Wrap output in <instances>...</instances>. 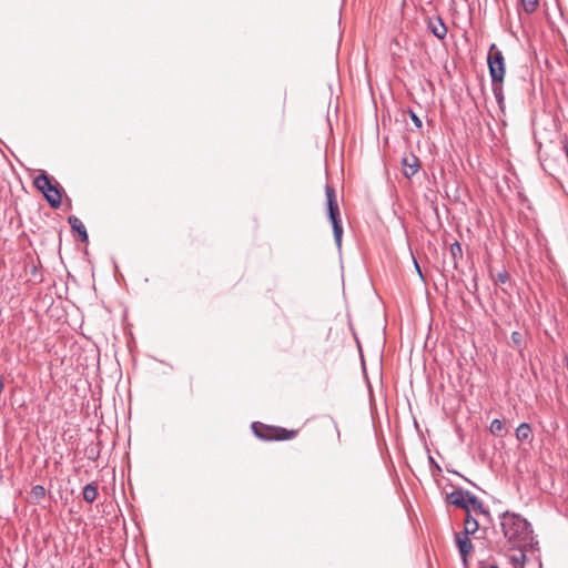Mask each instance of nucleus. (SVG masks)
Here are the masks:
<instances>
[{
    "label": "nucleus",
    "mask_w": 568,
    "mask_h": 568,
    "mask_svg": "<svg viewBox=\"0 0 568 568\" xmlns=\"http://www.w3.org/2000/svg\"><path fill=\"white\" fill-rule=\"evenodd\" d=\"M500 526L511 549L534 548L538 542L535 540L530 523L519 514L504 511L500 515Z\"/></svg>",
    "instance_id": "obj_1"
},
{
    "label": "nucleus",
    "mask_w": 568,
    "mask_h": 568,
    "mask_svg": "<svg viewBox=\"0 0 568 568\" xmlns=\"http://www.w3.org/2000/svg\"><path fill=\"white\" fill-rule=\"evenodd\" d=\"M33 184L43 194L52 209L61 206L63 187L45 171H42L33 180Z\"/></svg>",
    "instance_id": "obj_2"
},
{
    "label": "nucleus",
    "mask_w": 568,
    "mask_h": 568,
    "mask_svg": "<svg viewBox=\"0 0 568 568\" xmlns=\"http://www.w3.org/2000/svg\"><path fill=\"white\" fill-rule=\"evenodd\" d=\"M254 435L263 440H287L296 435V430H288L283 427L268 426L261 422H254L251 425Z\"/></svg>",
    "instance_id": "obj_3"
},
{
    "label": "nucleus",
    "mask_w": 568,
    "mask_h": 568,
    "mask_svg": "<svg viewBox=\"0 0 568 568\" xmlns=\"http://www.w3.org/2000/svg\"><path fill=\"white\" fill-rule=\"evenodd\" d=\"M487 64L491 82H503L505 78V58L503 52L493 43L489 47Z\"/></svg>",
    "instance_id": "obj_4"
},
{
    "label": "nucleus",
    "mask_w": 568,
    "mask_h": 568,
    "mask_svg": "<svg viewBox=\"0 0 568 568\" xmlns=\"http://www.w3.org/2000/svg\"><path fill=\"white\" fill-rule=\"evenodd\" d=\"M455 542L463 561L464 567L468 566V556L474 550V546L471 540L469 539V535H465L462 532L455 534Z\"/></svg>",
    "instance_id": "obj_5"
},
{
    "label": "nucleus",
    "mask_w": 568,
    "mask_h": 568,
    "mask_svg": "<svg viewBox=\"0 0 568 568\" xmlns=\"http://www.w3.org/2000/svg\"><path fill=\"white\" fill-rule=\"evenodd\" d=\"M327 214L329 221L341 219L339 206L336 199V192L329 184L325 185Z\"/></svg>",
    "instance_id": "obj_6"
},
{
    "label": "nucleus",
    "mask_w": 568,
    "mask_h": 568,
    "mask_svg": "<svg viewBox=\"0 0 568 568\" xmlns=\"http://www.w3.org/2000/svg\"><path fill=\"white\" fill-rule=\"evenodd\" d=\"M470 491L465 490L463 488L455 489L454 491L447 494L446 501L455 507L462 508L466 510V513H469L468 508V496Z\"/></svg>",
    "instance_id": "obj_7"
},
{
    "label": "nucleus",
    "mask_w": 568,
    "mask_h": 568,
    "mask_svg": "<svg viewBox=\"0 0 568 568\" xmlns=\"http://www.w3.org/2000/svg\"><path fill=\"white\" fill-rule=\"evenodd\" d=\"M427 29L438 40H444L447 34V27L440 17H432L427 20Z\"/></svg>",
    "instance_id": "obj_8"
},
{
    "label": "nucleus",
    "mask_w": 568,
    "mask_h": 568,
    "mask_svg": "<svg viewBox=\"0 0 568 568\" xmlns=\"http://www.w3.org/2000/svg\"><path fill=\"white\" fill-rule=\"evenodd\" d=\"M402 164H403V174L407 179L413 178L417 173V171L419 170V166H420L419 159L414 154H410L409 156H405L402 160Z\"/></svg>",
    "instance_id": "obj_9"
},
{
    "label": "nucleus",
    "mask_w": 568,
    "mask_h": 568,
    "mask_svg": "<svg viewBox=\"0 0 568 568\" xmlns=\"http://www.w3.org/2000/svg\"><path fill=\"white\" fill-rule=\"evenodd\" d=\"M68 223L71 226L72 231L78 233L79 240L81 242H88L89 235L84 224L78 219L75 215L68 216Z\"/></svg>",
    "instance_id": "obj_10"
},
{
    "label": "nucleus",
    "mask_w": 568,
    "mask_h": 568,
    "mask_svg": "<svg viewBox=\"0 0 568 568\" xmlns=\"http://www.w3.org/2000/svg\"><path fill=\"white\" fill-rule=\"evenodd\" d=\"M467 503H468V508L469 509L471 508L476 514L483 515L486 517L490 516L489 511L485 508L483 501L474 494H471V493L469 494Z\"/></svg>",
    "instance_id": "obj_11"
},
{
    "label": "nucleus",
    "mask_w": 568,
    "mask_h": 568,
    "mask_svg": "<svg viewBox=\"0 0 568 568\" xmlns=\"http://www.w3.org/2000/svg\"><path fill=\"white\" fill-rule=\"evenodd\" d=\"M47 490L42 485H34L30 491L29 503L32 505H38L45 497Z\"/></svg>",
    "instance_id": "obj_12"
},
{
    "label": "nucleus",
    "mask_w": 568,
    "mask_h": 568,
    "mask_svg": "<svg viewBox=\"0 0 568 568\" xmlns=\"http://www.w3.org/2000/svg\"><path fill=\"white\" fill-rule=\"evenodd\" d=\"M82 497L87 503H93L98 497V484L90 483L83 487Z\"/></svg>",
    "instance_id": "obj_13"
},
{
    "label": "nucleus",
    "mask_w": 568,
    "mask_h": 568,
    "mask_svg": "<svg viewBox=\"0 0 568 568\" xmlns=\"http://www.w3.org/2000/svg\"><path fill=\"white\" fill-rule=\"evenodd\" d=\"M479 529V523L476 518H474L469 513H467L465 523H464V531L462 534L465 535H474Z\"/></svg>",
    "instance_id": "obj_14"
},
{
    "label": "nucleus",
    "mask_w": 568,
    "mask_h": 568,
    "mask_svg": "<svg viewBox=\"0 0 568 568\" xmlns=\"http://www.w3.org/2000/svg\"><path fill=\"white\" fill-rule=\"evenodd\" d=\"M449 253L453 258V267L455 270H457L458 268V260H460L463 257L462 244L458 241H455L454 243H452L449 246Z\"/></svg>",
    "instance_id": "obj_15"
},
{
    "label": "nucleus",
    "mask_w": 568,
    "mask_h": 568,
    "mask_svg": "<svg viewBox=\"0 0 568 568\" xmlns=\"http://www.w3.org/2000/svg\"><path fill=\"white\" fill-rule=\"evenodd\" d=\"M491 90H493L494 97H495L500 110H504L505 97H504L503 82H491Z\"/></svg>",
    "instance_id": "obj_16"
},
{
    "label": "nucleus",
    "mask_w": 568,
    "mask_h": 568,
    "mask_svg": "<svg viewBox=\"0 0 568 568\" xmlns=\"http://www.w3.org/2000/svg\"><path fill=\"white\" fill-rule=\"evenodd\" d=\"M334 240L338 248L342 246L343 225L341 219L332 220Z\"/></svg>",
    "instance_id": "obj_17"
},
{
    "label": "nucleus",
    "mask_w": 568,
    "mask_h": 568,
    "mask_svg": "<svg viewBox=\"0 0 568 568\" xmlns=\"http://www.w3.org/2000/svg\"><path fill=\"white\" fill-rule=\"evenodd\" d=\"M531 435V427L528 423H521L516 429V438L519 442L527 440Z\"/></svg>",
    "instance_id": "obj_18"
},
{
    "label": "nucleus",
    "mask_w": 568,
    "mask_h": 568,
    "mask_svg": "<svg viewBox=\"0 0 568 568\" xmlns=\"http://www.w3.org/2000/svg\"><path fill=\"white\" fill-rule=\"evenodd\" d=\"M489 430L496 437H504L506 434L504 422L498 418L493 419Z\"/></svg>",
    "instance_id": "obj_19"
},
{
    "label": "nucleus",
    "mask_w": 568,
    "mask_h": 568,
    "mask_svg": "<svg viewBox=\"0 0 568 568\" xmlns=\"http://www.w3.org/2000/svg\"><path fill=\"white\" fill-rule=\"evenodd\" d=\"M523 3L524 11L528 14L534 13L539 4L538 0H520Z\"/></svg>",
    "instance_id": "obj_20"
},
{
    "label": "nucleus",
    "mask_w": 568,
    "mask_h": 568,
    "mask_svg": "<svg viewBox=\"0 0 568 568\" xmlns=\"http://www.w3.org/2000/svg\"><path fill=\"white\" fill-rule=\"evenodd\" d=\"M527 548H523L521 550H519V555L518 556H513L511 557V562L514 564V566L516 568L520 567V568H524V565H525V560H526V555H525V550Z\"/></svg>",
    "instance_id": "obj_21"
},
{
    "label": "nucleus",
    "mask_w": 568,
    "mask_h": 568,
    "mask_svg": "<svg viewBox=\"0 0 568 568\" xmlns=\"http://www.w3.org/2000/svg\"><path fill=\"white\" fill-rule=\"evenodd\" d=\"M511 343L515 347H517L518 349H521L523 344H524L521 333H519L517 331L513 332L511 333Z\"/></svg>",
    "instance_id": "obj_22"
},
{
    "label": "nucleus",
    "mask_w": 568,
    "mask_h": 568,
    "mask_svg": "<svg viewBox=\"0 0 568 568\" xmlns=\"http://www.w3.org/2000/svg\"><path fill=\"white\" fill-rule=\"evenodd\" d=\"M408 114H409L412 122L415 124V126L417 129H420L423 126L420 118L410 109L408 110Z\"/></svg>",
    "instance_id": "obj_23"
},
{
    "label": "nucleus",
    "mask_w": 568,
    "mask_h": 568,
    "mask_svg": "<svg viewBox=\"0 0 568 568\" xmlns=\"http://www.w3.org/2000/svg\"><path fill=\"white\" fill-rule=\"evenodd\" d=\"M508 280H509V275L506 271L499 272L496 276V282L501 283V284H505L506 282H508Z\"/></svg>",
    "instance_id": "obj_24"
},
{
    "label": "nucleus",
    "mask_w": 568,
    "mask_h": 568,
    "mask_svg": "<svg viewBox=\"0 0 568 568\" xmlns=\"http://www.w3.org/2000/svg\"><path fill=\"white\" fill-rule=\"evenodd\" d=\"M428 462L432 468L436 469L437 471H442L440 466L435 462V459L432 456H428Z\"/></svg>",
    "instance_id": "obj_25"
},
{
    "label": "nucleus",
    "mask_w": 568,
    "mask_h": 568,
    "mask_svg": "<svg viewBox=\"0 0 568 568\" xmlns=\"http://www.w3.org/2000/svg\"><path fill=\"white\" fill-rule=\"evenodd\" d=\"M414 263H415L416 272H417V273L419 274V276L423 278V274H422V271H420V267H419V265H418L417 261L415 260V261H414Z\"/></svg>",
    "instance_id": "obj_26"
},
{
    "label": "nucleus",
    "mask_w": 568,
    "mask_h": 568,
    "mask_svg": "<svg viewBox=\"0 0 568 568\" xmlns=\"http://www.w3.org/2000/svg\"><path fill=\"white\" fill-rule=\"evenodd\" d=\"M487 568H499L497 565H490L489 567Z\"/></svg>",
    "instance_id": "obj_27"
},
{
    "label": "nucleus",
    "mask_w": 568,
    "mask_h": 568,
    "mask_svg": "<svg viewBox=\"0 0 568 568\" xmlns=\"http://www.w3.org/2000/svg\"><path fill=\"white\" fill-rule=\"evenodd\" d=\"M89 459H94V453H91V456H89Z\"/></svg>",
    "instance_id": "obj_28"
},
{
    "label": "nucleus",
    "mask_w": 568,
    "mask_h": 568,
    "mask_svg": "<svg viewBox=\"0 0 568 568\" xmlns=\"http://www.w3.org/2000/svg\"><path fill=\"white\" fill-rule=\"evenodd\" d=\"M89 459H94V453H91V456H89Z\"/></svg>",
    "instance_id": "obj_29"
},
{
    "label": "nucleus",
    "mask_w": 568,
    "mask_h": 568,
    "mask_svg": "<svg viewBox=\"0 0 568 568\" xmlns=\"http://www.w3.org/2000/svg\"><path fill=\"white\" fill-rule=\"evenodd\" d=\"M89 459H94V453H91V456H89Z\"/></svg>",
    "instance_id": "obj_30"
},
{
    "label": "nucleus",
    "mask_w": 568,
    "mask_h": 568,
    "mask_svg": "<svg viewBox=\"0 0 568 568\" xmlns=\"http://www.w3.org/2000/svg\"><path fill=\"white\" fill-rule=\"evenodd\" d=\"M480 568H487L486 566H480Z\"/></svg>",
    "instance_id": "obj_31"
}]
</instances>
